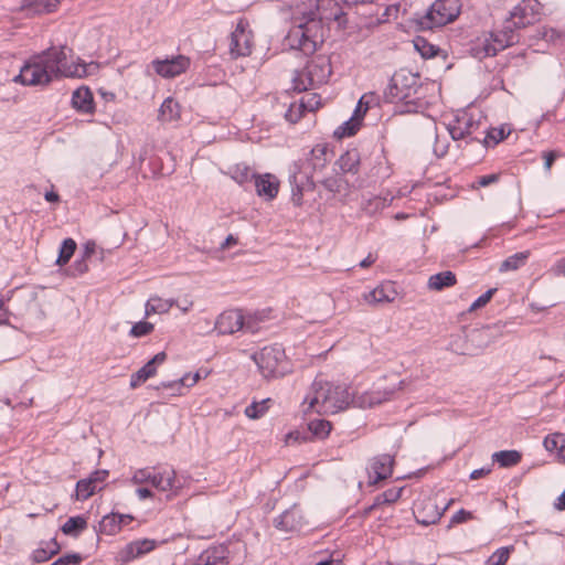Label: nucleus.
Wrapping results in <instances>:
<instances>
[{
    "label": "nucleus",
    "instance_id": "1",
    "mask_svg": "<svg viewBox=\"0 0 565 565\" xmlns=\"http://www.w3.org/2000/svg\"><path fill=\"white\" fill-rule=\"evenodd\" d=\"M345 12L334 0H309L305 10L292 18V26L286 35V43L303 54H313L324 41V25L335 21L339 28H347Z\"/></svg>",
    "mask_w": 565,
    "mask_h": 565
},
{
    "label": "nucleus",
    "instance_id": "2",
    "mask_svg": "<svg viewBox=\"0 0 565 565\" xmlns=\"http://www.w3.org/2000/svg\"><path fill=\"white\" fill-rule=\"evenodd\" d=\"M66 50L65 45L50 46L32 55L12 81L23 86H47L53 81L63 77L86 76L92 64H86L83 61L70 62Z\"/></svg>",
    "mask_w": 565,
    "mask_h": 565
},
{
    "label": "nucleus",
    "instance_id": "3",
    "mask_svg": "<svg viewBox=\"0 0 565 565\" xmlns=\"http://www.w3.org/2000/svg\"><path fill=\"white\" fill-rule=\"evenodd\" d=\"M426 87L423 86L418 73L407 68H401L392 76L387 88L384 92L386 102H402L406 113H419L426 109Z\"/></svg>",
    "mask_w": 565,
    "mask_h": 565
},
{
    "label": "nucleus",
    "instance_id": "4",
    "mask_svg": "<svg viewBox=\"0 0 565 565\" xmlns=\"http://www.w3.org/2000/svg\"><path fill=\"white\" fill-rule=\"evenodd\" d=\"M311 391V395L305 398V403H308V409L317 408L319 414H337L347 409L351 403H355L344 385L315 381Z\"/></svg>",
    "mask_w": 565,
    "mask_h": 565
},
{
    "label": "nucleus",
    "instance_id": "5",
    "mask_svg": "<svg viewBox=\"0 0 565 565\" xmlns=\"http://www.w3.org/2000/svg\"><path fill=\"white\" fill-rule=\"evenodd\" d=\"M332 73L330 58L317 55L307 62L306 66L296 72L292 78V89L301 93L327 82Z\"/></svg>",
    "mask_w": 565,
    "mask_h": 565
},
{
    "label": "nucleus",
    "instance_id": "6",
    "mask_svg": "<svg viewBox=\"0 0 565 565\" xmlns=\"http://www.w3.org/2000/svg\"><path fill=\"white\" fill-rule=\"evenodd\" d=\"M252 359L266 380L281 377L289 372V363L281 344L264 347L260 351L255 352Z\"/></svg>",
    "mask_w": 565,
    "mask_h": 565
},
{
    "label": "nucleus",
    "instance_id": "7",
    "mask_svg": "<svg viewBox=\"0 0 565 565\" xmlns=\"http://www.w3.org/2000/svg\"><path fill=\"white\" fill-rule=\"evenodd\" d=\"M461 10L460 0H436L425 15L418 20L423 30H433L441 28L454 22Z\"/></svg>",
    "mask_w": 565,
    "mask_h": 565
},
{
    "label": "nucleus",
    "instance_id": "8",
    "mask_svg": "<svg viewBox=\"0 0 565 565\" xmlns=\"http://www.w3.org/2000/svg\"><path fill=\"white\" fill-rule=\"evenodd\" d=\"M479 129L480 122L475 120L468 114L457 116L454 122L447 126V130L452 140H465L467 143L475 141L481 143V139L486 134V129L482 131H479Z\"/></svg>",
    "mask_w": 565,
    "mask_h": 565
},
{
    "label": "nucleus",
    "instance_id": "9",
    "mask_svg": "<svg viewBox=\"0 0 565 565\" xmlns=\"http://www.w3.org/2000/svg\"><path fill=\"white\" fill-rule=\"evenodd\" d=\"M502 326L499 323L486 324L479 329H473L467 334L468 347L463 349L462 354L476 355L486 349L501 333Z\"/></svg>",
    "mask_w": 565,
    "mask_h": 565
},
{
    "label": "nucleus",
    "instance_id": "10",
    "mask_svg": "<svg viewBox=\"0 0 565 565\" xmlns=\"http://www.w3.org/2000/svg\"><path fill=\"white\" fill-rule=\"evenodd\" d=\"M131 481L136 484H141L143 482H150L151 486L157 488L160 491H168L174 488H178L175 484V472L171 470L170 472H157L152 473L149 469H140L135 472L131 478Z\"/></svg>",
    "mask_w": 565,
    "mask_h": 565
},
{
    "label": "nucleus",
    "instance_id": "11",
    "mask_svg": "<svg viewBox=\"0 0 565 565\" xmlns=\"http://www.w3.org/2000/svg\"><path fill=\"white\" fill-rule=\"evenodd\" d=\"M539 7L540 3L536 0H523L510 11L508 19L514 28L524 29L537 20Z\"/></svg>",
    "mask_w": 565,
    "mask_h": 565
},
{
    "label": "nucleus",
    "instance_id": "12",
    "mask_svg": "<svg viewBox=\"0 0 565 565\" xmlns=\"http://www.w3.org/2000/svg\"><path fill=\"white\" fill-rule=\"evenodd\" d=\"M151 65L161 77L173 78L190 67V58L184 55H177L164 60L157 58L151 62Z\"/></svg>",
    "mask_w": 565,
    "mask_h": 565
},
{
    "label": "nucleus",
    "instance_id": "13",
    "mask_svg": "<svg viewBox=\"0 0 565 565\" xmlns=\"http://www.w3.org/2000/svg\"><path fill=\"white\" fill-rule=\"evenodd\" d=\"M331 431V423L326 419H313L308 423L307 430L305 431H290L287 435L286 441L290 443H300L311 440L313 437L323 439L329 436Z\"/></svg>",
    "mask_w": 565,
    "mask_h": 565
},
{
    "label": "nucleus",
    "instance_id": "14",
    "mask_svg": "<svg viewBox=\"0 0 565 565\" xmlns=\"http://www.w3.org/2000/svg\"><path fill=\"white\" fill-rule=\"evenodd\" d=\"M448 505L440 509L435 500L433 499H424L415 504L414 508V516L416 522L422 525H431L437 523L443 516Z\"/></svg>",
    "mask_w": 565,
    "mask_h": 565
},
{
    "label": "nucleus",
    "instance_id": "15",
    "mask_svg": "<svg viewBox=\"0 0 565 565\" xmlns=\"http://www.w3.org/2000/svg\"><path fill=\"white\" fill-rule=\"evenodd\" d=\"M289 183L291 186V201L297 206L302 204L303 191L315 189V182L311 177L306 173H301L300 167L297 163H295L290 170Z\"/></svg>",
    "mask_w": 565,
    "mask_h": 565
},
{
    "label": "nucleus",
    "instance_id": "16",
    "mask_svg": "<svg viewBox=\"0 0 565 565\" xmlns=\"http://www.w3.org/2000/svg\"><path fill=\"white\" fill-rule=\"evenodd\" d=\"M230 52L233 57L247 56L252 52V35L239 21L231 34Z\"/></svg>",
    "mask_w": 565,
    "mask_h": 565
},
{
    "label": "nucleus",
    "instance_id": "17",
    "mask_svg": "<svg viewBox=\"0 0 565 565\" xmlns=\"http://www.w3.org/2000/svg\"><path fill=\"white\" fill-rule=\"evenodd\" d=\"M394 458L388 454L374 457L369 467L370 483L375 484L391 477L393 472Z\"/></svg>",
    "mask_w": 565,
    "mask_h": 565
},
{
    "label": "nucleus",
    "instance_id": "18",
    "mask_svg": "<svg viewBox=\"0 0 565 565\" xmlns=\"http://www.w3.org/2000/svg\"><path fill=\"white\" fill-rule=\"evenodd\" d=\"M244 327V315L241 310H227L222 312L215 322V330L220 334H232Z\"/></svg>",
    "mask_w": 565,
    "mask_h": 565
},
{
    "label": "nucleus",
    "instance_id": "19",
    "mask_svg": "<svg viewBox=\"0 0 565 565\" xmlns=\"http://www.w3.org/2000/svg\"><path fill=\"white\" fill-rule=\"evenodd\" d=\"M158 545V542L150 539L136 540L128 543L120 552L119 559L128 563L137 557H140L151 551Z\"/></svg>",
    "mask_w": 565,
    "mask_h": 565
},
{
    "label": "nucleus",
    "instance_id": "20",
    "mask_svg": "<svg viewBox=\"0 0 565 565\" xmlns=\"http://www.w3.org/2000/svg\"><path fill=\"white\" fill-rule=\"evenodd\" d=\"M167 360L166 352L157 353L151 360H149L141 369L131 374L130 387L137 388L148 379L152 377L157 373V366L162 364Z\"/></svg>",
    "mask_w": 565,
    "mask_h": 565
},
{
    "label": "nucleus",
    "instance_id": "21",
    "mask_svg": "<svg viewBox=\"0 0 565 565\" xmlns=\"http://www.w3.org/2000/svg\"><path fill=\"white\" fill-rule=\"evenodd\" d=\"M302 516L297 507L285 510L279 516L274 520V524L278 530L285 532H292L300 529Z\"/></svg>",
    "mask_w": 565,
    "mask_h": 565
},
{
    "label": "nucleus",
    "instance_id": "22",
    "mask_svg": "<svg viewBox=\"0 0 565 565\" xmlns=\"http://www.w3.org/2000/svg\"><path fill=\"white\" fill-rule=\"evenodd\" d=\"M254 185L257 194L266 200H273L278 194L279 181L270 173L257 175L254 181Z\"/></svg>",
    "mask_w": 565,
    "mask_h": 565
},
{
    "label": "nucleus",
    "instance_id": "23",
    "mask_svg": "<svg viewBox=\"0 0 565 565\" xmlns=\"http://www.w3.org/2000/svg\"><path fill=\"white\" fill-rule=\"evenodd\" d=\"M519 29L513 26V23L507 19L500 31L491 33V39L498 44V49H505L519 43Z\"/></svg>",
    "mask_w": 565,
    "mask_h": 565
},
{
    "label": "nucleus",
    "instance_id": "24",
    "mask_svg": "<svg viewBox=\"0 0 565 565\" xmlns=\"http://www.w3.org/2000/svg\"><path fill=\"white\" fill-rule=\"evenodd\" d=\"M72 106L81 113L93 114L95 111V103L92 92L86 86H81L73 92Z\"/></svg>",
    "mask_w": 565,
    "mask_h": 565
},
{
    "label": "nucleus",
    "instance_id": "25",
    "mask_svg": "<svg viewBox=\"0 0 565 565\" xmlns=\"http://www.w3.org/2000/svg\"><path fill=\"white\" fill-rule=\"evenodd\" d=\"M361 156L356 148L347 150L340 156L335 164L342 173L356 174L360 169Z\"/></svg>",
    "mask_w": 565,
    "mask_h": 565
},
{
    "label": "nucleus",
    "instance_id": "26",
    "mask_svg": "<svg viewBox=\"0 0 565 565\" xmlns=\"http://www.w3.org/2000/svg\"><path fill=\"white\" fill-rule=\"evenodd\" d=\"M397 296V292L395 291L392 284H381L376 288H374L372 291H370L365 299L370 303H388L395 300Z\"/></svg>",
    "mask_w": 565,
    "mask_h": 565
},
{
    "label": "nucleus",
    "instance_id": "27",
    "mask_svg": "<svg viewBox=\"0 0 565 565\" xmlns=\"http://www.w3.org/2000/svg\"><path fill=\"white\" fill-rule=\"evenodd\" d=\"M330 149L328 147V145L326 143H319V145H316L311 150H310V157L308 158V161L312 168L313 171H322L326 166L328 164L330 158H329V154H330Z\"/></svg>",
    "mask_w": 565,
    "mask_h": 565
},
{
    "label": "nucleus",
    "instance_id": "28",
    "mask_svg": "<svg viewBox=\"0 0 565 565\" xmlns=\"http://www.w3.org/2000/svg\"><path fill=\"white\" fill-rule=\"evenodd\" d=\"M201 377H202V375H201L200 371L195 372L192 375L191 374H185L182 377H180L178 380H174V381L161 382L157 386V390L164 388V390H171L173 392L181 393V390L183 387H191V386H193L194 384H196L201 380Z\"/></svg>",
    "mask_w": 565,
    "mask_h": 565
},
{
    "label": "nucleus",
    "instance_id": "29",
    "mask_svg": "<svg viewBox=\"0 0 565 565\" xmlns=\"http://www.w3.org/2000/svg\"><path fill=\"white\" fill-rule=\"evenodd\" d=\"M181 106L172 97H168L163 100L160 109L158 119L163 122H172L180 118Z\"/></svg>",
    "mask_w": 565,
    "mask_h": 565
},
{
    "label": "nucleus",
    "instance_id": "30",
    "mask_svg": "<svg viewBox=\"0 0 565 565\" xmlns=\"http://www.w3.org/2000/svg\"><path fill=\"white\" fill-rule=\"evenodd\" d=\"M457 282L456 275L450 270L440 271L431 275L428 279V287L433 290H443Z\"/></svg>",
    "mask_w": 565,
    "mask_h": 565
},
{
    "label": "nucleus",
    "instance_id": "31",
    "mask_svg": "<svg viewBox=\"0 0 565 565\" xmlns=\"http://www.w3.org/2000/svg\"><path fill=\"white\" fill-rule=\"evenodd\" d=\"M522 459V455L518 450H500L492 454V461L499 463L502 468L516 466Z\"/></svg>",
    "mask_w": 565,
    "mask_h": 565
},
{
    "label": "nucleus",
    "instance_id": "32",
    "mask_svg": "<svg viewBox=\"0 0 565 565\" xmlns=\"http://www.w3.org/2000/svg\"><path fill=\"white\" fill-rule=\"evenodd\" d=\"M98 531L106 535H116L121 531L120 519L118 513H109L105 515L99 522Z\"/></svg>",
    "mask_w": 565,
    "mask_h": 565
},
{
    "label": "nucleus",
    "instance_id": "33",
    "mask_svg": "<svg viewBox=\"0 0 565 565\" xmlns=\"http://www.w3.org/2000/svg\"><path fill=\"white\" fill-rule=\"evenodd\" d=\"M87 527V521L84 516H71L63 525L62 532L65 535L77 537L81 532Z\"/></svg>",
    "mask_w": 565,
    "mask_h": 565
},
{
    "label": "nucleus",
    "instance_id": "34",
    "mask_svg": "<svg viewBox=\"0 0 565 565\" xmlns=\"http://www.w3.org/2000/svg\"><path fill=\"white\" fill-rule=\"evenodd\" d=\"M174 306L173 299H162L160 297H151L146 303V316L151 313H164Z\"/></svg>",
    "mask_w": 565,
    "mask_h": 565
},
{
    "label": "nucleus",
    "instance_id": "35",
    "mask_svg": "<svg viewBox=\"0 0 565 565\" xmlns=\"http://www.w3.org/2000/svg\"><path fill=\"white\" fill-rule=\"evenodd\" d=\"M96 491H99L98 487L89 477H87L77 481L75 498L76 500L84 501L92 497Z\"/></svg>",
    "mask_w": 565,
    "mask_h": 565
},
{
    "label": "nucleus",
    "instance_id": "36",
    "mask_svg": "<svg viewBox=\"0 0 565 565\" xmlns=\"http://www.w3.org/2000/svg\"><path fill=\"white\" fill-rule=\"evenodd\" d=\"M530 256V252H520L509 256L500 265V271L516 270L523 266Z\"/></svg>",
    "mask_w": 565,
    "mask_h": 565
},
{
    "label": "nucleus",
    "instance_id": "37",
    "mask_svg": "<svg viewBox=\"0 0 565 565\" xmlns=\"http://www.w3.org/2000/svg\"><path fill=\"white\" fill-rule=\"evenodd\" d=\"M76 248L77 244L73 238H65L61 244L58 256L55 262L56 265L61 267L66 265L73 257Z\"/></svg>",
    "mask_w": 565,
    "mask_h": 565
},
{
    "label": "nucleus",
    "instance_id": "38",
    "mask_svg": "<svg viewBox=\"0 0 565 565\" xmlns=\"http://www.w3.org/2000/svg\"><path fill=\"white\" fill-rule=\"evenodd\" d=\"M232 178L239 184H245L252 180L255 181L257 174L246 164H237L232 170Z\"/></svg>",
    "mask_w": 565,
    "mask_h": 565
},
{
    "label": "nucleus",
    "instance_id": "39",
    "mask_svg": "<svg viewBox=\"0 0 565 565\" xmlns=\"http://www.w3.org/2000/svg\"><path fill=\"white\" fill-rule=\"evenodd\" d=\"M270 398H265L260 402H253L250 405H248L245 408V415L248 418L257 419L262 417L269 408V405L271 404Z\"/></svg>",
    "mask_w": 565,
    "mask_h": 565
},
{
    "label": "nucleus",
    "instance_id": "40",
    "mask_svg": "<svg viewBox=\"0 0 565 565\" xmlns=\"http://www.w3.org/2000/svg\"><path fill=\"white\" fill-rule=\"evenodd\" d=\"M24 3L35 13H47L55 10L58 0H24Z\"/></svg>",
    "mask_w": 565,
    "mask_h": 565
},
{
    "label": "nucleus",
    "instance_id": "41",
    "mask_svg": "<svg viewBox=\"0 0 565 565\" xmlns=\"http://www.w3.org/2000/svg\"><path fill=\"white\" fill-rule=\"evenodd\" d=\"M414 47L424 58L434 57L438 52L437 46L433 45L431 43H429L426 39H424L422 36H417L414 40Z\"/></svg>",
    "mask_w": 565,
    "mask_h": 565
},
{
    "label": "nucleus",
    "instance_id": "42",
    "mask_svg": "<svg viewBox=\"0 0 565 565\" xmlns=\"http://www.w3.org/2000/svg\"><path fill=\"white\" fill-rule=\"evenodd\" d=\"M360 128V121L353 118L344 121L341 126H339L334 130V137L338 139H342L344 137H351L356 134Z\"/></svg>",
    "mask_w": 565,
    "mask_h": 565
},
{
    "label": "nucleus",
    "instance_id": "43",
    "mask_svg": "<svg viewBox=\"0 0 565 565\" xmlns=\"http://www.w3.org/2000/svg\"><path fill=\"white\" fill-rule=\"evenodd\" d=\"M194 565H227L223 551L202 554Z\"/></svg>",
    "mask_w": 565,
    "mask_h": 565
},
{
    "label": "nucleus",
    "instance_id": "44",
    "mask_svg": "<svg viewBox=\"0 0 565 565\" xmlns=\"http://www.w3.org/2000/svg\"><path fill=\"white\" fill-rule=\"evenodd\" d=\"M51 543H52L53 547H51V548L39 547L33 552V559L36 563H44V562L49 561L50 558H52L58 552L60 546L57 545V543L54 540Z\"/></svg>",
    "mask_w": 565,
    "mask_h": 565
},
{
    "label": "nucleus",
    "instance_id": "45",
    "mask_svg": "<svg viewBox=\"0 0 565 565\" xmlns=\"http://www.w3.org/2000/svg\"><path fill=\"white\" fill-rule=\"evenodd\" d=\"M321 183L323 188L331 192L332 194L340 193L344 185L348 186V182L340 177L326 178L324 180H322Z\"/></svg>",
    "mask_w": 565,
    "mask_h": 565
},
{
    "label": "nucleus",
    "instance_id": "46",
    "mask_svg": "<svg viewBox=\"0 0 565 565\" xmlns=\"http://www.w3.org/2000/svg\"><path fill=\"white\" fill-rule=\"evenodd\" d=\"M513 550L512 546L498 548L488 559L489 565H505L510 553Z\"/></svg>",
    "mask_w": 565,
    "mask_h": 565
},
{
    "label": "nucleus",
    "instance_id": "47",
    "mask_svg": "<svg viewBox=\"0 0 565 565\" xmlns=\"http://www.w3.org/2000/svg\"><path fill=\"white\" fill-rule=\"evenodd\" d=\"M504 130L501 129H492L490 131L486 130V134L482 136L481 143L484 147H489L491 143L497 145L505 138Z\"/></svg>",
    "mask_w": 565,
    "mask_h": 565
},
{
    "label": "nucleus",
    "instance_id": "48",
    "mask_svg": "<svg viewBox=\"0 0 565 565\" xmlns=\"http://www.w3.org/2000/svg\"><path fill=\"white\" fill-rule=\"evenodd\" d=\"M265 315L263 312H255L247 317L244 316V327L246 331L255 333L259 330L258 323L264 321Z\"/></svg>",
    "mask_w": 565,
    "mask_h": 565
},
{
    "label": "nucleus",
    "instance_id": "49",
    "mask_svg": "<svg viewBox=\"0 0 565 565\" xmlns=\"http://www.w3.org/2000/svg\"><path fill=\"white\" fill-rule=\"evenodd\" d=\"M153 324L148 321L136 322L130 329V335L135 338L145 337L153 331Z\"/></svg>",
    "mask_w": 565,
    "mask_h": 565
},
{
    "label": "nucleus",
    "instance_id": "50",
    "mask_svg": "<svg viewBox=\"0 0 565 565\" xmlns=\"http://www.w3.org/2000/svg\"><path fill=\"white\" fill-rule=\"evenodd\" d=\"M565 435L564 434H554L551 436L545 437L544 439V446L548 451H557V455H559V449L562 444L564 443Z\"/></svg>",
    "mask_w": 565,
    "mask_h": 565
},
{
    "label": "nucleus",
    "instance_id": "51",
    "mask_svg": "<svg viewBox=\"0 0 565 565\" xmlns=\"http://www.w3.org/2000/svg\"><path fill=\"white\" fill-rule=\"evenodd\" d=\"M497 292V288H490L487 290L483 295L478 297L470 306L469 311H475L477 309H480L484 307L493 297V295Z\"/></svg>",
    "mask_w": 565,
    "mask_h": 565
},
{
    "label": "nucleus",
    "instance_id": "52",
    "mask_svg": "<svg viewBox=\"0 0 565 565\" xmlns=\"http://www.w3.org/2000/svg\"><path fill=\"white\" fill-rule=\"evenodd\" d=\"M499 180H500V174H499V173H492V174L481 175V177H479V178H478V179L472 183V188H473V189H479V188L489 186V185H491V184L497 183Z\"/></svg>",
    "mask_w": 565,
    "mask_h": 565
},
{
    "label": "nucleus",
    "instance_id": "53",
    "mask_svg": "<svg viewBox=\"0 0 565 565\" xmlns=\"http://www.w3.org/2000/svg\"><path fill=\"white\" fill-rule=\"evenodd\" d=\"M435 130H437V129L435 128ZM448 147H449V142L446 139L444 141H441L437 131H435V142H434V148H433L434 153L438 158H443L447 154Z\"/></svg>",
    "mask_w": 565,
    "mask_h": 565
},
{
    "label": "nucleus",
    "instance_id": "54",
    "mask_svg": "<svg viewBox=\"0 0 565 565\" xmlns=\"http://www.w3.org/2000/svg\"><path fill=\"white\" fill-rule=\"evenodd\" d=\"M82 559L83 558L79 554L73 553V554H67V555L60 557L58 559L53 562L51 565H79Z\"/></svg>",
    "mask_w": 565,
    "mask_h": 565
},
{
    "label": "nucleus",
    "instance_id": "55",
    "mask_svg": "<svg viewBox=\"0 0 565 565\" xmlns=\"http://www.w3.org/2000/svg\"><path fill=\"white\" fill-rule=\"evenodd\" d=\"M87 271H88L87 259L83 258L82 256H81V258L76 259L74 262V264L72 265V267L70 268V274L74 277L83 275Z\"/></svg>",
    "mask_w": 565,
    "mask_h": 565
},
{
    "label": "nucleus",
    "instance_id": "56",
    "mask_svg": "<svg viewBox=\"0 0 565 565\" xmlns=\"http://www.w3.org/2000/svg\"><path fill=\"white\" fill-rule=\"evenodd\" d=\"M503 49H498V44L493 42V40L486 39L484 43L481 46V51L483 55L481 57L495 56Z\"/></svg>",
    "mask_w": 565,
    "mask_h": 565
},
{
    "label": "nucleus",
    "instance_id": "57",
    "mask_svg": "<svg viewBox=\"0 0 565 565\" xmlns=\"http://www.w3.org/2000/svg\"><path fill=\"white\" fill-rule=\"evenodd\" d=\"M109 476V471L106 469H98L93 471L88 477L98 487L99 490L104 488V482Z\"/></svg>",
    "mask_w": 565,
    "mask_h": 565
},
{
    "label": "nucleus",
    "instance_id": "58",
    "mask_svg": "<svg viewBox=\"0 0 565 565\" xmlns=\"http://www.w3.org/2000/svg\"><path fill=\"white\" fill-rule=\"evenodd\" d=\"M403 488H392L384 491L382 494L383 501L385 503H394L396 502L402 494Z\"/></svg>",
    "mask_w": 565,
    "mask_h": 565
},
{
    "label": "nucleus",
    "instance_id": "59",
    "mask_svg": "<svg viewBox=\"0 0 565 565\" xmlns=\"http://www.w3.org/2000/svg\"><path fill=\"white\" fill-rule=\"evenodd\" d=\"M473 515L470 511H467L465 509H460L459 511H457L452 518H451V523H462V522H466L470 519H472Z\"/></svg>",
    "mask_w": 565,
    "mask_h": 565
},
{
    "label": "nucleus",
    "instance_id": "60",
    "mask_svg": "<svg viewBox=\"0 0 565 565\" xmlns=\"http://www.w3.org/2000/svg\"><path fill=\"white\" fill-rule=\"evenodd\" d=\"M95 249H96V244H95L94 242H92V241L86 242V243L84 244V248H83V252H82V255H81V256H82L83 258L88 259V258H90V257H92V255L95 253Z\"/></svg>",
    "mask_w": 565,
    "mask_h": 565
},
{
    "label": "nucleus",
    "instance_id": "61",
    "mask_svg": "<svg viewBox=\"0 0 565 565\" xmlns=\"http://www.w3.org/2000/svg\"><path fill=\"white\" fill-rule=\"evenodd\" d=\"M491 472V468L490 467H483V468H479V469H475L471 473H470V479L471 480H477V479H480L487 475H489Z\"/></svg>",
    "mask_w": 565,
    "mask_h": 565
},
{
    "label": "nucleus",
    "instance_id": "62",
    "mask_svg": "<svg viewBox=\"0 0 565 565\" xmlns=\"http://www.w3.org/2000/svg\"><path fill=\"white\" fill-rule=\"evenodd\" d=\"M10 312L7 308H4L3 300L0 299V326H4L9 323Z\"/></svg>",
    "mask_w": 565,
    "mask_h": 565
},
{
    "label": "nucleus",
    "instance_id": "63",
    "mask_svg": "<svg viewBox=\"0 0 565 565\" xmlns=\"http://www.w3.org/2000/svg\"><path fill=\"white\" fill-rule=\"evenodd\" d=\"M392 11H394L395 13H397L398 11V6H386L385 9H384V12L382 14L381 18H379V21L380 22H385L390 19V17L392 15Z\"/></svg>",
    "mask_w": 565,
    "mask_h": 565
},
{
    "label": "nucleus",
    "instance_id": "64",
    "mask_svg": "<svg viewBox=\"0 0 565 565\" xmlns=\"http://www.w3.org/2000/svg\"><path fill=\"white\" fill-rule=\"evenodd\" d=\"M554 270L557 275H562L565 277V257L557 260L554 266Z\"/></svg>",
    "mask_w": 565,
    "mask_h": 565
}]
</instances>
